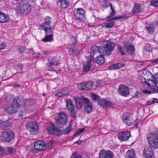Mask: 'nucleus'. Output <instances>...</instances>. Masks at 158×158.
Returning <instances> with one entry per match:
<instances>
[{
    "mask_svg": "<svg viewBox=\"0 0 158 158\" xmlns=\"http://www.w3.org/2000/svg\"><path fill=\"white\" fill-rule=\"evenodd\" d=\"M115 45L112 42L109 40L102 41L98 43L97 45L92 46L90 52L93 54L98 52L105 55H110L114 48Z\"/></svg>",
    "mask_w": 158,
    "mask_h": 158,
    "instance_id": "f257e3e1",
    "label": "nucleus"
},
{
    "mask_svg": "<svg viewBox=\"0 0 158 158\" xmlns=\"http://www.w3.org/2000/svg\"><path fill=\"white\" fill-rule=\"evenodd\" d=\"M50 19L51 18L49 17H46V21L40 25V27L43 28V30L45 31L46 34L45 37L42 40V41L44 42L51 41L52 38V34L48 35L49 33H51L52 31V29L50 25L51 23Z\"/></svg>",
    "mask_w": 158,
    "mask_h": 158,
    "instance_id": "f03ea898",
    "label": "nucleus"
},
{
    "mask_svg": "<svg viewBox=\"0 0 158 158\" xmlns=\"http://www.w3.org/2000/svg\"><path fill=\"white\" fill-rule=\"evenodd\" d=\"M147 140L149 145L154 148H158V130L147 136Z\"/></svg>",
    "mask_w": 158,
    "mask_h": 158,
    "instance_id": "7ed1b4c3",
    "label": "nucleus"
},
{
    "mask_svg": "<svg viewBox=\"0 0 158 158\" xmlns=\"http://www.w3.org/2000/svg\"><path fill=\"white\" fill-rule=\"evenodd\" d=\"M31 6L26 2H20L17 7V10L19 14L22 15H25L28 14L31 11Z\"/></svg>",
    "mask_w": 158,
    "mask_h": 158,
    "instance_id": "20e7f679",
    "label": "nucleus"
},
{
    "mask_svg": "<svg viewBox=\"0 0 158 158\" xmlns=\"http://www.w3.org/2000/svg\"><path fill=\"white\" fill-rule=\"evenodd\" d=\"M67 116L66 114L63 112H60L56 118L57 124L60 127H62L65 125L67 121Z\"/></svg>",
    "mask_w": 158,
    "mask_h": 158,
    "instance_id": "39448f33",
    "label": "nucleus"
},
{
    "mask_svg": "<svg viewBox=\"0 0 158 158\" xmlns=\"http://www.w3.org/2000/svg\"><path fill=\"white\" fill-rule=\"evenodd\" d=\"M26 125L27 128L28 130L31 134L36 135L38 132L39 126L36 123L31 121H29Z\"/></svg>",
    "mask_w": 158,
    "mask_h": 158,
    "instance_id": "423d86ee",
    "label": "nucleus"
},
{
    "mask_svg": "<svg viewBox=\"0 0 158 158\" xmlns=\"http://www.w3.org/2000/svg\"><path fill=\"white\" fill-rule=\"evenodd\" d=\"M85 111L88 113L91 112L93 110V105L88 98H83Z\"/></svg>",
    "mask_w": 158,
    "mask_h": 158,
    "instance_id": "0eeeda50",
    "label": "nucleus"
},
{
    "mask_svg": "<svg viewBox=\"0 0 158 158\" xmlns=\"http://www.w3.org/2000/svg\"><path fill=\"white\" fill-rule=\"evenodd\" d=\"M15 137V135L13 132L8 130L3 132L1 135L2 139L6 142H9L13 139Z\"/></svg>",
    "mask_w": 158,
    "mask_h": 158,
    "instance_id": "6e6552de",
    "label": "nucleus"
},
{
    "mask_svg": "<svg viewBox=\"0 0 158 158\" xmlns=\"http://www.w3.org/2000/svg\"><path fill=\"white\" fill-rule=\"evenodd\" d=\"M147 84L149 89L153 90L154 93L158 92V87L157 86V83L153 79H148Z\"/></svg>",
    "mask_w": 158,
    "mask_h": 158,
    "instance_id": "1a4fd4ad",
    "label": "nucleus"
},
{
    "mask_svg": "<svg viewBox=\"0 0 158 158\" xmlns=\"http://www.w3.org/2000/svg\"><path fill=\"white\" fill-rule=\"evenodd\" d=\"M94 58L92 55H90L87 58L86 61L83 63V70L84 72H87L92 70L91 62Z\"/></svg>",
    "mask_w": 158,
    "mask_h": 158,
    "instance_id": "9d476101",
    "label": "nucleus"
},
{
    "mask_svg": "<svg viewBox=\"0 0 158 158\" xmlns=\"http://www.w3.org/2000/svg\"><path fill=\"white\" fill-rule=\"evenodd\" d=\"M66 107L67 109L71 112V116L74 117L75 116V106L73 103V101L70 99H68L66 101Z\"/></svg>",
    "mask_w": 158,
    "mask_h": 158,
    "instance_id": "9b49d317",
    "label": "nucleus"
},
{
    "mask_svg": "<svg viewBox=\"0 0 158 158\" xmlns=\"http://www.w3.org/2000/svg\"><path fill=\"white\" fill-rule=\"evenodd\" d=\"M118 90V93L121 95L124 96H127L130 93L128 87L123 84L119 86Z\"/></svg>",
    "mask_w": 158,
    "mask_h": 158,
    "instance_id": "f8f14e48",
    "label": "nucleus"
},
{
    "mask_svg": "<svg viewBox=\"0 0 158 158\" xmlns=\"http://www.w3.org/2000/svg\"><path fill=\"white\" fill-rule=\"evenodd\" d=\"M84 10L82 8L75 9L74 13L77 19L82 20L84 18Z\"/></svg>",
    "mask_w": 158,
    "mask_h": 158,
    "instance_id": "ddd939ff",
    "label": "nucleus"
},
{
    "mask_svg": "<svg viewBox=\"0 0 158 158\" xmlns=\"http://www.w3.org/2000/svg\"><path fill=\"white\" fill-rule=\"evenodd\" d=\"M124 123L128 126H131L132 124L133 120L132 117L129 116L127 113L123 114L122 117Z\"/></svg>",
    "mask_w": 158,
    "mask_h": 158,
    "instance_id": "4468645a",
    "label": "nucleus"
},
{
    "mask_svg": "<svg viewBox=\"0 0 158 158\" xmlns=\"http://www.w3.org/2000/svg\"><path fill=\"white\" fill-rule=\"evenodd\" d=\"M114 154L110 150H102L99 152V158H113Z\"/></svg>",
    "mask_w": 158,
    "mask_h": 158,
    "instance_id": "2eb2a0df",
    "label": "nucleus"
},
{
    "mask_svg": "<svg viewBox=\"0 0 158 158\" xmlns=\"http://www.w3.org/2000/svg\"><path fill=\"white\" fill-rule=\"evenodd\" d=\"M143 155L145 158H155L154 152L151 148H145L143 151Z\"/></svg>",
    "mask_w": 158,
    "mask_h": 158,
    "instance_id": "dca6fc26",
    "label": "nucleus"
},
{
    "mask_svg": "<svg viewBox=\"0 0 158 158\" xmlns=\"http://www.w3.org/2000/svg\"><path fill=\"white\" fill-rule=\"evenodd\" d=\"M131 136L130 133L128 131L119 132L118 134V138L121 141H124L128 140Z\"/></svg>",
    "mask_w": 158,
    "mask_h": 158,
    "instance_id": "f3484780",
    "label": "nucleus"
},
{
    "mask_svg": "<svg viewBox=\"0 0 158 158\" xmlns=\"http://www.w3.org/2000/svg\"><path fill=\"white\" fill-rule=\"evenodd\" d=\"M34 147L37 150L42 151L46 149L47 146L45 143L43 141H38L35 143Z\"/></svg>",
    "mask_w": 158,
    "mask_h": 158,
    "instance_id": "a211bd4d",
    "label": "nucleus"
},
{
    "mask_svg": "<svg viewBox=\"0 0 158 158\" xmlns=\"http://www.w3.org/2000/svg\"><path fill=\"white\" fill-rule=\"evenodd\" d=\"M123 48L130 54L132 55L134 53V46L130 43L127 42L124 44Z\"/></svg>",
    "mask_w": 158,
    "mask_h": 158,
    "instance_id": "6ab92c4d",
    "label": "nucleus"
},
{
    "mask_svg": "<svg viewBox=\"0 0 158 158\" xmlns=\"http://www.w3.org/2000/svg\"><path fill=\"white\" fill-rule=\"evenodd\" d=\"M74 99L76 103V105L78 109H80L83 106V99L78 97L75 96L74 98Z\"/></svg>",
    "mask_w": 158,
    "mask_h": 158,
    "instance_id": "aec40b11",
    "label": "nucleus"
},
{
    "mask_svg": "<svg viewBox=\"0 0 158 158\" xmlns=\"http://www.w3.org/2000/svg\"><path fill=\"white\" fill-rule=\"evenodd\" d=\"M98 103L103 107H106L112 105V103L111 102L106 101L104 99L99 100L98 101Z\"/></svg>",
    "mask_w": 158,
    "mask_h": 158,
    "instance_id": "412c9836",
    "label": "nucleus"
},
{
    "mask_svg": "<svg viewBox=\"0 0 158 158\" xmlns=\"http://www.w3.org/2000/svg\"><path fill=\"white\" fill-rule=\"evenodd\" d=\"M12 105L13 106L12 107H13V113H16L19 108V105L17 102V100L16 98H15L13 99V102L12 103Z\"/></svg>",
    "mask_w": 158,
    "mask_h": 158,
    "instance_id": "4be33fe9",
    "label": "nucleus"
},
{
    "mask_svg": "<svg viewBox=\"0 0 158 158\" xmlns=\"http://www.w3.org/2000/svg\"><path fill=\"white\" fill-rule=\"evenodd\" d=\"M8 16L5 14L0 12V23H4L9 20Z\"/></svg>",
    "mask_w": 158,
    "mask_h": 158,
    "instance_id": "5701e85b",
    "label": "nucleus"
},
{
    "mask_svg": "<svg viewBox=\"0 0 158 158\" xmlns=\"http://www.w3.org/2000/svg\"><path fill=\"white\" fill-rule=\"evenodd\" d=\"M142 11V9L141 5L138 3H135L133 9V12L138 13L141 12Z\"/></svg>",
    "mask_w": 158,
    "mask_h": 158,
    "instance_id": "b1692460",
    "label": "nucleus"
},
{
    "mask_svg": "<svg viewBox=\"0 0 158 158\" xmlns=\"http://www.w3.org/2000/svg\"><path fill=\"white\" fill-rule=\"evenodd\" d=\"M127 158H136L135 151L134 149H131L127 152Z\"/></svg>",
    "mask_w": 158,
    "mask_h": 158,
    "instance_id": "393cba45",
    "label": "nucleus"
},
{
    "mask_svg": "<svg viewBox=\"0 0 158 158\" xmlns=\"http://www.w3.org/2000/svg\"><path fill=\"white\" fill-rule=\"evenodd\" d=\"M95 61L98 64H102L105 62L104 57L102 55H100L95 58Z\"/></svg>",
    "mask_w": 158,
    "mask_h": 158,
    "instance_id": "a878e982",
    "label": "nucleus"
},
{
    "mask_svg": "<svg viewBox=\"0 0 158 158\" xmlns=\"http://www.w3.org/2000/svg\"><path fill=\"white\" fill-rule=\"evenodd\" d=\"M49 61L51 64L54 65H58L59 62L58 58L55 56L50 57Z\"/></svg>",
    "mask_w": 158,
    "mask_h": 158,
    "instance_id": "bb28decb",
    "label": "nucleus"
},
{
    "mask_svg": "<svg viewBox=\"0 0 158 158\" xmlns=\"http://www.w3.org/2000/svg\"><path fill=\"white\" fill-rule=\"evenodd\" d=\"M123 66V63L121 62L110 65L109 67V68L110 69H117L121 68Z\"/></svg>",
    "mask_w": 158,
    "mask_h": 158,
    "instance_id": "cd10ccee",
    "label": "nucleus"
},
{
    "mask_svg": "<svg viewBox=\"0 0 158 158\" xmlns=\"http://www.w3.org/2000/svg\"><path fill=\"white\" fill-rule=\"evenodd\" d=\"M78 49L77 46L74 45L71 46L68 52L71 54H74L77 53Z\"/></svg>",
    "mask_w": 158,
    "mask_h": 158,
    "instance_id": "c85d7f7f",
    "label": "nucleus"
},
{
    "mask_svg": "<svg viewBox=\"0 0 158 158\" xmlns=\"http://www.w3.org/2000/svg\"><path fill=\"white\" fill-rule=\"evenodd\" d=\"M58 1L60 2V5L62 8H65L69 5V2L66 0H58Z\"/></svg>",
    "mask_w": 158,
    "mask_h": 158,
    "instance_id": "c756f323",
    "label": "nucleus"
},
{
    "mask_svg": "<svg viewBox=\"0 0 158 158\" xmlns=\"http://www.w3.org/2000/svg\"><path fill=\"white\" fill-rule=\"evenodd\" d=\"M85 82H83L77 85V86L79 89L81 90H87Z\"/></svg>",
    "mask_w": 158,
    "mask_h": 158,
    "instance_id": "7c9ffc66",
    "label": "nucleus"
},
{
    "mask_svg": "<svg viewBox=\"0 0 158 158\" xmlns=\"http://www.w3.org/2000/svg\"><path fill=\"white\" fill-rule=\"evenodd\" d=\"M55 127L54 124H52V126H50L48 127L47 130L49 134H54Z\"/></svg>",
    "mask_w": 158,
    "mask_h": 158,
    "instance_id": "2f4dec72",
    "label": "nucleus"
},
{
    "mask_svg": "<svg viewBox=\"0 0 158 158\" xmlns=\"http://www.w3.org/2000/svg\"><path fill=\"white\" fill-rule=\"evenodd\" d=\"M146 28L149 33H152L153 32L154 27L153 25L152 24H148L146 27Z\"/></svg>",
    "mask_w": 158,
    "mask_h": 158,
    "instance_id": "473e14b6",
    "label": "nucleus"
},
{
    "mask_svg": "<svg viewBox=\"0 0 158 158\" xmlns=\"http://www.w3.org/2000/svg\"><path fill=\"white\" fill-rule=\"evenodd\" d=\"M86 90L91 89L94 86L93 83L91 81L88 82H85Z\"/></svg>",
    "mask_w": 158,
    "mask_h": 158,
    "instance_id": "72a5a7b5",
    "label": "nucleus"
},
{
    "mask_svg": "<svg viewBox=\"0 0 158 158\" xmlns=\"http://www.w3.org/2000/svg\"><path fill=\"white\" fill-rule=\"evenodd\" d=\"M1 127L2 129H8L9 128V124L6 121L1 123Z\"/></svg>",
    "mask_w": 158,
    "mask_h": 158,
    "instance_id": "f704fd0d",
    "label": "nucleus"
},
{
    "mask_svg": "<svg viewBox=\"0 0 158 158\" xmlns=\"http://www.w3.org/2000/svg\"><path fill=\"white\" fill-rule=\"evenodd\" d=\"M151 5L155 7H158V0H152L150 1Z\"/></svg>",
    "mask_w": 158,
    "mask_h": 158,
    "instance_id": "c9c22d12",
    "label": "nucleus"
},
{
    "mask_svg": "<svg viewBox=\"0 0 158 158\" xmlns=\"http://www.w3.org/2000/svg\"><path fill=\"white\" fill-rule=\"evenodd\" d=\"M157 100L156 98H154L153 99L150 100L148 101L147 103V105H151V104L157 102Z\"/></svg>",
    "mask_w": 158,
    "mask_h": 158,
    "instance_id": "e433bc0d",
    "label": "nucleus"
},
{
    "mask_svg": "<svg viewBox=\"0 0 158 158\" xmlns=\"http://www.w3.org/2000/svg\"><path fill=\"white\" fill-rule=\"evenodd\" d=\"M54 131V132L53 134L56 135H60L62 133L61 131L56 127Z\"/></svg>",
    "mask_w": 158,
    "mask_h": 158,
    "instance_id": "4c0bfd02",
    "label": "nucleus"
},
{
    "mask_svg": "<svg viewBox=\"0 0 158 158\" xmlns=\"http://www.w3.org/2000/svg\"><path fill=\"white\" fill-rule=\"evenodd\" d=\"M91 97L94 101H97L99 99V97L96 94L93 93L91 94Z\"/></svg>",
    "mask_w": 158,
    "mask_h": 158,
    "instance_id": "58836bf2",
    "label": "nucleus"
},
{
    "mask_svg": "<svg viewBox=\"0 0 158 158\" xmlns=\"http://www.w3.org/2000/svg\"><path fill=\"white\" fill-rule=\"evenodd\" d=\"M12 104L9 107H7L6 110V111L8 113L13 114V108Z\"/></svg>",
    "mask_w": 158,
    "mask_h": 158,
    "instance_id": "ea45409f",
    "label": "nucleus"
},
{
    "mask_svg": "<svg viewBox=\"0 0 158 158\" xmlns=\"http://www.w3.org/2000/svg\"><path fill=\"white\" fill-rule=\"evenodd\" d=\"M85 130L84 128H80L77 131L74 135L75 136H77L78 135L82 133Z\"/></svg>",
    "mask_w": 158,
    "mask_h": 158,
    "instance_id": "a19ab883",
    "label": "nucleus"
},
{
    "mask_svg": "<svg viewBox=\"0 0 158 158\" xmlns=\"http://www.w3.org/2000/svg\"><path fill=\"white\" fill-rule=\"evenodd\" d=\"M71 158H81V156L78 154L74 153L72 155Z\"/></svg>",
    "mask_w": 158,
    "mask_h": 158,
    "instance_id": "79ce46f5",
    "label": "nucleus"
},
{
    "mask_svg": "<svg viewBox=\"0 0 158 158\" xmlns=\"http://www.w3.org/2000/svg\"><path fill=\"white\" fill-rule=\"evenodd\" d=\"M114 24V22H110L107 23L105 26L107 28H111L113 26Z\"/></svg>",
    "mask_w": 158,
    "mask_h": 158,
    "instance_id": "37998d69",
    "label": "nucleus"
},
{
    "mask_svg": "<svg viewBox=\"0 0 158 158\" xmlns=\"http://www.w3.org/2000/svg\"><path fill=\"white\" fill-rule=\"evenodd\" d=\"M5 154V152L4 149L2 147L0 146V156L2 157Z\"/></svg>",
    "mask_w": 158,
    "mask_h": 158,
    "instance_id": "c03bdc74",
    "label": "nucleus"
},
{
    "mask_svg": "<svg viewBox=\"0 0 158 158\" xmlns=\"http://www.w3.org/2000/svg\"><path fill=\"white\" fill-rule=\"evenodd\" d=\"M110 6L111 9V12L110 13V16L111 15V16H113L115 15V10L113 8L111 4H110Z\"/></svg>",
    "mask_w": 158,
    "mask_h": 158,
    "instance_id": "a18cd8bd",
    "label": "nucleus"
},
{
    "mask_svg": "<svg viewBox=\"0 0 158 158\" xmlns=\"http://www.w3.org/2000/svg\"><path fill=\"white\" fill-rule=\"evenodd\" d=\"M71 130V128L70 127H69L66 129L64 130L63 132L64 134H67Z\"/></svg>",
    "mask_w": 158,
    "mask_h": 158,
    "instance_id": "49530a36",
    "label": "nucleus"
},
{
    "mask_svg": "<svg viewBox=\"0 0 158 158\" xmlns=\"http://www.w3.org/2000/svg\"><path fill=\"white\" fill-rule=\"evenodd\" d=\"M55 97H57L58 98L60 97H63L62 95V93H61V91H60L56 93L55 94Z\"/></svg>",
    "mask_w": 158,
    "mask_h": 158,
    "instance_id": "de8ad7c7",
    "label": "nucleus"
},
{
    "mask_svg": "<svg viewBox=\"0 0 158 158\" xmlns=\"http://www.w3.org/2000/svg\"><path fill=\"white\" fill-rule=\"evenodd\" d=\"M140 79L141 80V82H143V83H145L146 84H147V81H146V79L145 78V76H144V77H140Z\"/></svg>",
    "mask_w": 158,
    "mask_h": 158,
    "instance_id": "09e8293b",
    "label": "nucleus"
},
{
    "mask_svg": "<svg viewBox=\"0 0 158 158\" xmlns=\"http://www.w3.org/2000/svg\"><path fill=\"white\" fill-rule=\"evenodd\" d=\"M6 45L3 42H1L0 41V49H2L6 47Z\"/></svg>",
    "mask_w": 158,
    "mask_h": 158,
    "instance_id": "8fccbe9b",
    "label": "nucleus"
},
{
    "mask_svg": "<svg viewBox=\"0 0 158 158\" xmlns=\"http://www.w3.org/2000/svg\"><path fill=\"white\" fill-rule=\"evenodd\" d=\"M32 55L35 58H38L40 56V54L37 52H34L32 54Z\"/></svg>",
    "mask_w": 158,
    "mask_h": 158,
    "instance_id": "3c124183",
    "label": "nucleus"
},
{
    "mask_svg": "<svg viewBox=\"0 0 158 158\" xmlns=\"http://www.w3.org/2000/svg\"><path fill=\"white\" fill-rule=\"evenodd\" d=\"M51 64L50 63L48 64L46 66V68L49 70H52L53 69Z\"/></svg>",
    "mask_w": 158,
    "mask_h": 158,
    "instance_id": "603ef678",
    "label": "nucleus"
},
{
    "mask_svg": "<svg viewBox=\"0 0 158 158\" xmlns=\"http://www.w3.org/2000/svg\"><path fill=\"white\" fill-rule=\"evenodd\" d=\"M63 96L66 95L68 94V92L66 90H64L61 91Z\"/></svg>",
    "mask_w": 158,
    "mask_h": 158,
    "instance_id": "864d4df0",
    "label": "nucleus"
},
{
    "mask_svg": "<svg viewBox=\"0 0 158 158\" xmlns=\"http://www.w3.org/2000/svg\"><path fill=\"white\" fill-rule=\"evenodd\" d=\"M119 50L120 51V53L122 55H125V53L123 52V48H121V47H119Z\"/></svg>",
    "mask_w": 158,
    "mask_h": 158,
    "instance_id": "5fc2aeb1",
    "label": "nucleus"
},
{
    "mask_svg": "<svg viewBox=\"0 0 158 158\" xmlns=\"http://www.w3.org/2000/svg\"><path fill=\"white\" fill-rule=\"evenodd\" d=\"M153 79L155 81H156V80H158V73H156L155 74Z\"/></svg>",
    "mask_w": 158,
    "mask_h": 158,
    "instance_id": "6e6d98bb",
    "label": "nucleus"
},
{
    "mask_svg": "<svg viewBox=\"0 0 158 158\" xmlns=\"http://www.w3.org/2000/svg\"><path fill=\"white\" fill-rule=\"evenodd\" d=\"M15 150L14 149L11 148H8V151L10 152H14Z\"/></svg>",
    "mask_w": 158,
    "mask_h": 158,
    "instance_id": "4d7b16f0",
    "label": "nucleus"
},
{
    "mask_svg": "<svg viewBox=\"0 0 158 158\" xmlns=\"http://www.w3.org/2000/svg\"><path fill=\"white\" fill-rule=\"evenodd\" d=\"M141 95V93L139 92H136L135 95V97H137Z\"/></svg>",
    "mask_w": 158,
    "mask_h": 158,
    "instance_id": "13d9d810",
    "label": "nucleus"
},
{
    "mask_svg": "<svg viewBox=\"0 0 158 158\" xmlns=\"http://www.w3.org/2000/svg\"><path fill=\"white\" fill-rule=\"evenodd\" d=\"M19 51L21 52H23L24 50V47L23 46H21L19 48Z\"/></svg>",
    "mask_w": 158,
    "mask_h": 158,
    "instance_id": "bf43d9fd",
    "label": "nucleus"
},
{
    "mask_svg": "<svg viewBox=\"0 0 158 158\" xmlns=\"http://www.w3.org/2000/svg\"><path fill=\"white\" fill-rule=\"evenodd\" d=\"M120 18L119 16L115 17H114L112 19H111L110 20V21H112L113 20H116V19H120Z\"/></svg>",
    "mask_w": 158,
    "mask_h": 158,
    "instance_id": "052dcab7",
    "label": "nucleus"
},
{
    "mask_svg": "<svg viewBox=\"0 0 158 158\" xmlns=\"http://www.w3.org/2000/svg\"><path fill=\"white\" fill-rule=\"evenodd\" d=\"M143 93H144L146 94H150L151 92L149 91H148L146 90H144L143 91Z\"/></svg>",
    "mask_w": 158,
    "mask_h": 158,
    "instance_id": "680f3d73",
    "label": "nucleus"
},
{
    "mask_svg": "<svg viewBox=\"0 0 158 158\" xmlns=\"http://www.w3.org/2000/svg\"><path fill=\"white\" fill-rule=\"evenodd\" d=\"M17 66H18V67L20 69H23V66L22 64H19L17 65Z\"/></svg>",
    "mask_w": 158,
    "mask_h": 158,
    "instance_id": "e2e57ef3",
    "label": "nucleus"
},
{
    "mask_svg": "<svg viewBox=\"0 0 158 158\" xmlns=\"http://www.w3.org/2000/svg\"><path fill=\"white\" fill-rule=\"evenodd\" d=\"M43 52V54L45 56H46V55H48V53H49V52H47V51H44Z\"/></svg>",
    "mask_w": 158,
    "mask_h": 158,
    "instance_id": "0e129e2a",
    "label": "nucleus"
},
{
    "mask_svg": "<svg viewBox=\"0 0 158 158\" xmlns=\"http://www.w3.org/2000/svg\"><path fill=\"white\" fill-rule=\"evenodd\" d=\"M155 62L156 63H158V58L157 59H156L155 60H154Z\"/></svg>",
    "mask_w": 158,
    "mask_h": 158,
    "instance_id": "69168bd1",
    "label": "nucleus"
},
{
    "mask_svg": "<svg viewBox=\"0 0 158 158\" xmlns=\"http://www.w3.org/2000/svg\"><path fill=\"white\" fill-rule=\"evenodd\" d=\"M14 86L15 87H19V85L18 84H15V85H14Z\"/></svg>",
    "mask_w": 158,
    "mask_h": 158,
    "instance_id": "338daca9",
    "label": "nucleus"
},
{
    "mask_svg": "<svg viewBox=\"0 0 158 158\" xmlns=\"http://www.w3.org/2000/svg\"><path fill=\"white\" fill-rule=\"evenodd\" d=\"M73 39L75 42L77 41V38L76 37H74Z\"/></svg>",
    "mask_w": 158,
    "mask_h": 158,
    "instance_id": "774afa93",
    "label": "nucleus"
}]
</instances>
